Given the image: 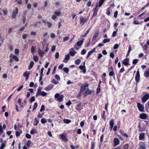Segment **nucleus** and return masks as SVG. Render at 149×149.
I'll return each instance as SVG.
<instances>
[{
  "instance_id": "7c9ffc66",
  "label": "nucleus",
  "mask_w": 149,
  "mask_h": 149,
  "mask_svg": "<svg viewBox=\"0 0 149 149\" xmlns=\"http://www.w3.org/2000/svg\"><path fill=\"white\" fill-rule=\"evenodd\" d=\"M12 58L13 59H14V60L16 61L17 62H18L19 61V58H18L15 55H13Z\"/></svg>"
},
{
  "instance_id": "ea45409f",
  "label": "nucleus",
  "mask_w": 149,
  "mask_h": 149,
  "mask_svg": "<svg viewBox=\"0 0 149 149\" xmlns=\"http://www.w3.org/2000/svg\"><path fill=\"white\" fill-rule=\"evenodd\" d=\"M34 122L35 123L34 125V126H37L39 123V121L36 118H35V119Z\"/></svg>"
},
{
  "instance_id": "5fc2aeb1",
  "label": "nucleus",
  "mask_w": 149,
  "mask_h": 149,
  "mask_svg": "<svg viewBox=\"0 0 149 149\" xmlns=\"http://www.w3.org/2000/svg\"><path fill=\"white\" fill-rule=\"evenodd\" d=\"M26 138L28 139H30L31 137V135L28 133L26 134Z\"/></svg>"
},
{
  "instance_id": "b1692460",
  "label": "nucleus",
  "mask_w": 149,
  "mask_h": 149,
  "mask_svg": "<svg viewBox=\"0 0 149 149\" xmlns=\"http://www.w3.org/2000/svg\"><path fill=\"white\" fill-rule=\"evenodd\" d=\"M30 72L29 71L27 72V71H25L23 74V76L25 77L29 76L30 74Z\"/></svg>"
},
{
  "instance_id": "69168bd1",
  "label": "nucleus",
  "mask_w": 149,
  "mask_h": 149,
  "mask_svg": "<svg viewBox=\"0 0 149 149\" xmlns=\"http://www.w3.org/2000/svg\"><path fill=\"white\" fill-rule=\"evenodd\" d=\"M5 147V144L4 143L2 144L0 146V149H3Z\"/></svg>"
},
{
  "instance_id": "423d86ee",
  "label": "nucleus",
  "mask_w": 149,
  "mask_h": 149,
  "mask_svg": "<svg viewBox=\"0 0 149 149\" xmlns=\"http://www.w3.org/2000/svg\"><path fill=\"white\" fill-rule=\"evenodd\" d=\"M137 107L139 110L141 112L144 111V107L143 106L142 104L138 103H137Z\"/></svg>"
},
{
  "instance_id": "bb28decb",
  "label": "nucleus",
  "mask_w": 149,
  "mask_h": 149,
  "mask_svg": "<svg viewBox=\"0 0 149 149\" xmlns=\"http://www.w3.org/2000/svg\"><path fill=\"white\" fill-rule=\"evenodd\" d=\"M111 8V7H109L108 9L106 10H107V12L106 14L107 15L110 16V15L111 14V12L110 11V9Z\"/></svg>"
},
{
  "instance_id": "0eeeda50",
  "label": "nucleus",
  "mask_w": 149,
  "mask_h": 149,
  "mask_svg": "<svg viewBox=\"0 0 149 149\" xmlns=\"http://www.w3.org/2000/svg\"><path fill=\"white\" fill-rule=\"evenodd\" d=\"M99 33V31L97 30L95 31V34L92 37V41L94 40L98 36Z\"/></svg>"
},
{
  "instance_id": "4d7b16f0",
  "label": "nucleus",
  "mask_w": 149,
  "mask_h": 149,
  "mask_svg": "<svg viewBox=\"0 0 149 149\" xmlns=\"http://www.w3.org/2000/svg\"><path fill=\"white\" fill-rule=\"evenodd\" d=\"M55 77L58 80H59L60 79L59 76L58 74H56L55 76Z\"/></svg>"
},
{
  "instance_id": "e2e57ef3",
  "label": "nucleus",
  "mask_w": 149,
  "mask_h": 149,
  "mask_svg": "<svg viewBox=\"0 0 149 149\" xmlns=\"http://www.w3.org/2000/svg\"><path fill=\"white\" fill-rule=\"evenodd\" d=\"M54 79H52V82L55 84H57L58 83Z\"/></svg>"
},
{
  "instance_id": "aec40b11",
  "label": "nucleus",
  "mask_w": 149,
  "mask_h": 149,
  "mask_svg": "<svg viewBox=\"0 0 149 149\" xmlns=\"http://www.w3.org/2000/svg\"><path fill=\"white\" fill-rule=\"evenodd\" d=\"M27 25V22L25 24L24 26H23L19 29V31H18V32L19 33L20 32H21V31H23L25 29V28L26 27Z\"/></svg>"
},
{
  "instance_id": "4be33fe9",
  "label": "nucleus",
  "mask_w": 149,
  "mask_h": 149,
  "mask_svg": "<svg viewBox=\"0 0 149 149\" xmlns=\"http://www.w3.org/2000/svg\"><path fill=\"white\" fill-rule=\"evenodd\" d=\"M63 95H61L59 96L58 98L57 99V100L59 102H61L63 100Z\"/></svg>"
},
{
  "instance_id": "3c124183",
  "label": "nucleus",
  "mask_w": 149,
  "mask_h": 149,
  "mask_svg": "<svg viewBox=\"0 0 149 149\" xmlns=\"http://www.w3.org/2000/svg\"><path fill=\"white\" fill-rule=\"evenodd\" d=\"M118 47V44H116L114 45L113 48L114 49H117Z\"/></svg>"
},
{
  "instance_id": "774afa93",
  "label": "nucleus",
  "mask_w": 149,
  "mask_h": 149,
  "mask_svg": "<svg viewBox=\"0 0 149 149\" xmlns=\"http://www.w3.org/2000/svg\"><path fill=\"white\" fill-rule=\"evenodd\" d=\"M72 103L70 100H69L68 102L66 103L67 106H69Z\"/></svg>"
},
{
  "instance_id": "cd10ccee",
  "label": "nucleus",
  "mask_w": 149,
  "mask_h": 149,
  "mask_svg": "<svg viewBox=\"0 0 149 149\" xmlns=\"http://www.w3.org/2000/svg\"><path fill=\"white\" fill-rule=\"evenodd\" d=\"M63 121L64 123L66 124H68L71 122V121L70 120L68 119H64Z\"/></svg>"
},
{
  "instance_id": "4468645a",
  "label": "nucleus",
  "mask_w": 149,
  "mask_h": 149,
  "mask_svg": "<svg viewBox=\"0 0 149 149\" xmlns=\"http://www.w3.org/2000/svg\"><path fill=\"white\" fill-rule=\"evenodd\" d=\"M147 115L145 113H141L140 114V118L142 119H145L147 118Z\"/></svg>"
},
{
  "instance_id": "603ef678",
  "label": "nucleus",
  "mask_w": 149,
  "mask_h": 149,
  "mask_svg": "<svg viewBox=\"0 0 149 149\" xmlns=\"http://www.w3.org/2000/svg\"><path fill=\"white\" fill-rule=\"evenodd\" d=\"M148 46L146 44L143 47V48H144L143 50L145 51H146L148 50Z\"/></svg>"
},
{
  "instance_id": "c85d7f7f",
  "label": "nucleus",
  "mask_w": 149,
  "mask_h": 149,
  "mask_svg": "<svg viewBox=\"0 0 149 149\" xmlns=\"http://www.w3.org/2000/svg\"><path fill=\"white\" fill-rule=\"evenodd\" d=\"M76 53V52L74 50V52L70 51L69 52L70 54L72 56H74L75 54Z\"/></svg>"
},
{
  "instance_id": "dca6fc26",
  "label": "nucleus",
  "mask_w": 149,
  "mask_h": 149,
  "mask_svg": "<svg viewBox=\"0 0 149 149\" xmlns=\"http://www.w3.org/2000/svg\"><path fill=\"white\" fill-rule=\"evenodd\" d=\"M114 145L116 146L119 143V140L117 138H115L114 139Z\"/></svg>"
},
{
  "instance_id": "f257e3e1",
  "label": "nucleus",
  "mask_w": 149,
  "mask_h": 149,
  "mask_svg": "<svg viewBox=\"0 0 149 149\" xmlns=\"http://www.w3.org/2000/svg\"><path fill=\"white\" fill-rule=\"evenodd\" d=\"M88 84L87 83H85L84 85L82 84L80 87V89L79 93H82L85 91V92L84 93H91L90 91V90L88 87Z\"/></svg>"
},
{
  "instance_id": "0e129e2a",
  "label": "nucleus",
  "mask_w": 149,
  "mask_h": 149,
  "mask_svg": "<svg viewBox=\"0 0 149 149\" xmlns=\"http://www.w3.org/2000/svg\"><path fill=\"white\" fill-rule=\"evenodd\" d=\"M26 16H24L23 17V18L22 19V22H23V24H24L25 22V21H26Z\"/></svg>"
},
{
  "instance_id": "58836bf2",
  "label": "nucleus",
  "mask_w": 149,
  "mask_h": 149,
  "mask_svg": "<svg viewBox=\"0 0 149 149\" xmlns=\"http://www.w3.org/2000/svg\"><path fill=\"white\" fill-rule=\"evenodd\" d=\"M54 14L56 16H59L61 15V13L60 12H55Z\"/></svg>"
},
{
  "instance_id": "864d4df0",
  "label": "nucleus",
  "mask_w": 149,
  "mask_h": 149,
  "mask_svg": "<svg viewBox=\"0 0 149 149\" xmlns=\"http://www.w3.org/2000/svg\"><path fill=\"white\" fill-rule=\"evenodd\" d=\"M2 11L4 15H7V13H8V11L6 10H3Z\"/></svg>"
},
{
  "instance_id": "680f3d73",
  "label": "nucleus",
  "mask_w": 149,
  "mask_h": 149,
  "mask_svg": "<svg viewBox=\"0 0 149 149\" xmlns=\"http://www.w3.org/2000/svg\"><path fill=\"white\" fill-rule=\"evenodd\" d=\"M91 3H92L91 2V1H89L87 3V6L88 7H90L91 5Z\"/></svg>"
},
{
  "instance_id": "7ed1b4c3",
  "label": "nucleus",
  "mask_w": 149,
  "mask_h": 149,
  "mask_svg": "<svg viewBox=\"0 0 149 149\" xmlns=\"http://www.w3.org/2000/svg\"><path fill=\"white\" fill-rule=\"evenodd\" d=\"M18 10L17 8H16L15 10H13V14L12 15V17L15 19L16 18V16L18 13Z\"/></svg>"
},
{
  "instance_id": "2eb2a0df",
  "label": "nucleus",
  "mask_w": 149,
  "mask_h": 149,
  "mask_svg": "<svg viewBox=\"0 0 149 149\" xmlns=\"http://www.w3.org/2000/svg\"><path fill=\"white\" fill-rule=\"evenodd\" d=\"M144 76L146 78H148L149 77V69L147 71H145Z\"/></svg>"
},
{
  "instance_id": "393cba45",
  "label": "nucleus",
  "mask_w": 149,
  "mask_h": 149,
  "mask_svg": "<svg viewBox=\"0 0 149 149\" xmlns=\"http://www.w3.org/2000/svg\"><path fill=\"white\" fill-rule=\"evenodd\" d=\"M52 88H53V86L52 85H48L45 88V89L46 90H47L48 91H49V90H51V89Z\"/></svg>"
},
{
  "instance_id": "a18cd8bd",
  "label": "nucleus",
  "mask_w": 149,
  "mask_h": 149,
  "mask_svg": "<svg viewBox=\"0 0 149 149\" xmlns=\"http://www.w3.org/2000/svg\"><path fill=\"white\" fill-rule=\"evenodd\" d=\"M86 52V51L85 49H83L81 51V54L82 55H84L85 54Z\"/></svg>"
},
{
  "instance_id": "5701e85b",
  "label": "nucleus",
  "mask_w": 149,
  "mask_h": 149,
  "mask_svg": "<svg viewBox=\"0 0 149 149\" xmlns=\"http://www.w3.org/2000/svg\"><path fill=\"white\" fill-rule=\"evenodd\" d=\"M144 133H141L140 135L139 136V140H141L144 139Z\"/></svg>"
},
{
  "instance_id": "473e14b6",
  "label": "nucleus",
  "mask_w": 149,
  "mask_h": 149,
  "mask_svg": "<svg viewBox=\"0 0 149 149\" xmlns=\"http://www.w3.org/2000/svg\"><path fill=\"white\" fill-rule=\"evenodd\" d=\"M63 70L66 73H68L69 72V69L68 68H63Z\"/></svg>"
},
{
  "instance_id": "39448f33",
  "label": "nucleus",
  "mask_w": 149,
  "mask_h": 149,
  "mask_svg": "<svg viewBox=\"0 0 149 149\" xmlns=\"http://www.w3.org/2000/svg\"><path fill=\"white\" fill-rule=\"evenodd\" d=\"M88 19L84 18L83 17H80V18L79 22L80 24L83 25L85 23L86 21H87Z\"/></svg>"
},
{
  "instance_id": "72a5a7b5",
  "label": "nucleus",
  "mask_w": 149,
  "mask_h": 149,
  "mask_svg": "<svg viewBox=\"0 0 149 149\" xmlns=\"http://www.w3.org/2000/svg\"><path fill=\"white\" fill-rule=\"evenodd\" d=\"M34 133H37V132L36 130H35V129H33L31 131L30 133L31 134H34Z\"/></svg>"
},
{
  "instance_id": "bf43d9fd",
  "label": "nucleus",
  "mask_w": 149,
  "mask_h": 149,
  "mask_svg": "<svg viewBox=\"0 0 149 149\" xmlns=\"http://www.w3.org/2000/svg\"><path fill=\"white\" fill-rule=\"evenodd\" d=\"M47 26L48 28H50L52 26V24L51 23L48 22H47Z\"/></svg>"
},
{
  "instance_id": "e433bc0d",
  "label": "nucleus",
  "mask_w": 149,
  "mask_h": 149,
  "mask_svg": "<svg viewBox=\"0 0 149 149\" xmlns=\"http://www.w3.org/2000/svg\"><path fill=\"white\" fill-rule=\"evenodd\" d=\"M116 31H114L112 33V36L113 37H115L116 36L117 32L118 31V29H116Z\"/></svg>"
},
{
  "instance_id": "a19ab883",
  "label": "nucleus",
  "mask_w": 149,
  "mask_h": 149,
  "mask_svg": "<svg viewBox=\"0 0 149 149\" xmlns=\"http://www.w3.org/2000/svg\"><path fill=\"white\" fill-rule=\"evenodd\" d=\"M115 75L114 72L113 71H110L109 73V76H113Z\"/></svg>"
},
{
  "instance_id": "c756f323",
  "label": "nucleus",
  "mask_w": 149,
  "mask_h": 149,
  "mask_svg": "<svg viewBox=\"0 0 149 149\" xmlns=\"http://www.w3.org/2000/svg\"><path fill=\"white\" fill-rule=\"evenodd\" d=\"M33 60L36 62H37L38 61V56H34L33 57Z\"/></svg>"
},
{
  "instance_id": "1a4fd4ad",
  "label": "nucleus",
  "mask_w": 149,
  "mask_h": 149,
  "mask_svg": "<svg viewBox=\"0 0 149 149\" xmlns=\"http://www.w3.org/2000/svg\"><path fill=\"white\" fill-rule=\"evenodd\" d=\"M95 50L96 48H94L92 49L89 52L87 55V56H86V58L87 59H88L90 55H91V54L92 53L95 52Z\"/></svg>"
},
{
  "instance_id": "8fccbe9b",
  "label": "nucleus",
  "mask_w": 149,
  "mask_h": 149,
  "mask_svg": "<svg viewBox=\"0 0 149 149\" xmlns=\"http://www.w3.org/2000/svg\"><path fill=\"white\" fill-rule=\"evenodd\" d=\"M31 143V141L30 140H28L27 141L26 143V146L27 147H29Z\"/></svg>"
},
{
  "instance_id": "20e7f679",
  "label": "nucleus",
  "mask_w": 149,
  "mask_h": 149,
  "mask_svg": "<svg viewBox=\"0 0 149 149\" xmlns=\"http://www.w3.org/2000/svg\"><path fill=\"white\" fill-rule=\"evenodd\" d=\"M135 79L136 83L139 82L140 81V75L139 70H138L136 72V75L135 77Z\"/></svg>"
},
{
  "instance_id": "49530a36",
  "label": "nucleus",
  "mask_w": 149,
  "mask_h": 149,
  "mask_svg": "<svg viewBox=\"0 0 149 149\" xmlns=\"http://www.w3.org/2000/svg\"><path fill=\"white\" fill-rule=\"evenodd\" d=\"M118 14V11L116 10L115 12L114 13V17L115 18H116L117 17V15Z\"/></svg>"
},
{
  "instance_id": "79ce46f5",
  "label": "nucleus",
  "mask_w": 149,
  "mask_h": 149,
  "mask_svg": "<svg viewBox=\"0 0 149 149\" xmlns=\"http://www.w3.org/2000/svg\"><path fill=\"white\" fill-rule=\"evenodd\" d=\"M37 106H38V105H37V103L35 102L34 103V105L33 106V111H34V110H35L36 109V107H37Z\"/></svg>"
},
{
  "instance_id": "c9c22d12",
  "label": "nucleus",
  "mask_w": 149,
  "mask_h": 149,
  "mask_svg": "<svg viewBox=\"0 0 149 149\" xmlns=\"http://www.w3.org/2000/svg\"><path fill=\"white\" fill-rule=\"evenodd\" d=\"M81 62V61L80 59H78L75 61V63L77 65H79L80 63Z\"/></svg>"
},
{
  "instance_id": "c03bdc74",
  "label": "nucleus",
  "mask_w": 149,
  "mask_h": 149,
  "mask_svg": "<svg viewBox=\"0 0 149 149\" xmlns=\"http://www.w3.org/2000/svg\"><path fill=\"white\" fill-rule=\"evenodd\" d=\"M45 110L44 105H42L41 106V108L40 109V111L41 112Z\"/></svg>"
},
{
  "instance_id": "4c0bfd02",
  "label": "nucleus",
  "mask_w": 149,
  "mask_h": 149,
  "mask_svg": "<svg viewBox=\"0 0 149 149\" xmlns=\"http://www.w3.org/2000/svg\"><path fill=\"white\" fill-rule=\"evenodd\" d=\"M41 123L42 124H45L47 122V120L44 118H42L41 120Z\"/></svg>"
},
{
  "instance_id": "412c9836",
  "label": "nucleus",
  "mask_w": 149,
  "mask_h": 149,
  "mask_svg": "<svg viewBox=\"0 0 149 149\" xmlns=\"http://www.w3.org/2000/svg\"><path fill=\"white\" fill-rule=\"evenodd\" d=\"M34 63L33 61H31L30 62L29 65L28 67L29 70H30L31 69V68L33 67V66L34 65Z\"/></svg>"
},
{
  "instance_id": "2f4dec72",
  "label": "nucleus",
  "mask_w": 149,
  "mask_h": 149,
  "mask_svg": "<svg viewBox=\"0 0 149 149\" xmlns=\"http://www.w3.org/2000/svg\"><path fill=\"white\" fill-rule=\"evenodd\" d=\"M100 85L99 84L97 89L96 93H99L100 92Z\"/></svg>"
},
{
  "instance_id": "f8f14e48",
  "label": "nucleus",
  "mask_w": 149,
  "mask_h": 149,
  "mask_svg": "<svg viewBox=\"0 0 149 149\" xmlns=\"http://www.w3.org/2000/svg\"><path fill=\"white\" fill-rule=\"evenodd\" d=\"M70 58V56L69 54H67L65 55L64 60L63 61V62L65 63H67L68 61L69 60Z\"/></svg>"
},
{
  "instance_id": "6e6d98bb",
  "label": "nucleus",
  "mask_w": 149,
  "mask_h": 149,
  "mask_svg": "<svg viewBox=\"0 0 149 149\" xmlns=\"http://www.w3.org/2000/svg\"><path fill=\"white\" fill-rule=\"evenodd\" d=\"M129 146L127 144H126L123 147V149H128Z\"/></svg>"
},
{
  "instance_id": "37998d69",
  "label": "nucleus",
  "mask_w": 149,
  "mask_h": 149,
  "mask_svg": "<svg viewBox=\"0 0 149 149\" xmlns=\"http://www.w3.org/2000/svg\"><path fill=\"white\" fill-rule=\"evenodd\" d=\"M138 60L137 59H134L132 61V63L133 64H136L138 62Z\"/></svg>"
},
{
  "instance_id": "052dcab7",
  "label": "nucleus",
  "mask_w": 149,
  "mask_h": 149,
  "mask_svg": "<svg viewBox=\"0 0 149 149\" xmlns=\"http://www.w3.org/2000/svg\"><path fill=\"white\" fill-rule=\"evenodd\" d=\"M59 56V54L58 52H57L55 54V58H58Z\"/></svg>"
},
{
  "instance_id": "13d9d810",
  "label": "nucleus",
  "mask_w": 149,
  "mask_h": 149,
  "mask_svg": "<svg viewBox=\"0 0 149 149\" xmlns=\"http://www.w3.org/2000/svg\"><path fill=\"white\" fill-rule=\"evenodd\" d=\"M15 54H18L19 53V50L18 49H15Z\"/></svg>"
},
{
  "instance_id": "6ab92c4d",
  "label": "nucleus",
  "mask_w": 149,
  "mask_h": 149,
  "mask_svg": "<svg viewBox=\"0 0 149 149\" xmlns=\"http://www.w3.org/2000/svg\"><path fill=\"white\" fill-rule=\"evenodd\" d=\"M105 0H100L99 2L98 7H100L103 4Z\"/></svg>"
},
{
  "instance_id": "a211bd4d",
  "label": "nucleus",
  "mask_w": 149,
  "mask_h": 149,
  "mask_svg": "<svg viewBox=\"0 0 149 149\" xmlns=\"http://www.w3.org/2000/svg\"><path fill=\"white\" fill-rule=\"evenodd\" d=\"M113 123H114V120L113 119H112L111 120L110 122L109 125L110 126V128H111V130L113 128Z\"/></svg>"
},
{
  "instance_id": "f3484780",
  "label": "nucleus",
  "mask_w": 149,
  "mask_h": 149,
  "mask_svg": "<svg viewBox=\"0 0 149 149\" xmlns=\"http://www.w3.org/2000/svg\"><path fill=\"white\" fill-rule=\"evenodd\" d=\"M84 41V39H83L77 42V46H81L83 42Z\"/></svg>"
},
{
  "instance_id": "a878e982",
  "label": "nucleus",
  "mask_w": 149,
  "mask_h": 149,
  "mask_svg": "<svg viewBox=\"0 0 149 149\" xmlns=\"http://www.w3.org/2000/svg\"><path fill=\"white\" fill-rule=\"evenodd\" d=\"M41 24V22H38L33 24L34 27L36 28V27L38 26V24Z\"/></svg>"
},
{
  "instance_id": "f704fd0d",
  "label": "nucleus",
  "mask_w": 149,
  "mask_h": 149,
  "mask_svg": "<svg viewBox=\"0 0 149 149\" xmlns=\"http://www.w3.org/2000/svg\"><path fill=\"white\" fill-rule=\"evenodd\" d=\"M110 39L109 38V39H104L103 41V43H105L107 42H109L110 41Z\"/></svg>"
},
{
  "instance_id": "de8ad7c7",
  "label": "nucleus",
  "mask_w": 149,
  "mask_h": 149,
  "mask_svg": "<svg viewBox=\"0 0 149 149\" xmlns=\"http://www.w3.org/2000/svg\"><path fill=\"white\" fill-rule=\"evenodd\" d=\"M133 23L135 24H140V22H139L138 21L135 20L134 21Z\"/></svg>"
},
{
  "instance_id": "9b49d317",
  "label": "nucleus",
  "mask_w": 149,
  "mask_h": 149,
  "mask_svg": "<svg viewBox=\"0 0 149 149\" xmlns=\"http://www.w3.org/2000/svg\"><path fill=\"white\" fill-rule=\"evenodd\" d=\"M59 136L65 142H67L68 140V139L67 137L63 134H60Z\"/></svg>"
},
{
  "instance_id": "6e6552de",
  "label": "nucleus",
  "mask_w": 149,
  "mask_h": 149,
  "mask_svg": "<svg viewBox=\"0 0 149 149\" xmlns=\"http://www.w3.org/2000/svg\"><path fill=\"white\" fill-rule=\"evenodd\" d=\"M149 98V94H147L145 95L142 98V102H145Z\"/></svg>"
},
{
  "instance_id": "f03ea898",
  "label": "nucleus",
  "mask_w": 149,
  "mask_h": 149,
  "mask_svg": "<svg viewBox=\"0 0 149 149\" xmlns=\"http://www.w3.org/2000/svg\"><path fill=\"white\" fill-rule=\"evenodd\" d=\"M98 9L99 8H98V4L97 3L95 5V8L93 10V13L92 18L97 16Z\"/></svg>"
},
{
  "instance_id": "9d476101",
  "label": "nucleus",
  "mask_w": 149,
  "mask_h": 149,
  "mask_svg": "<svg viewBox=\"0 0 149 149\" xmlns=\"http://www.w3.org/2000/svg\"><path fill=\"white\" fill-rule=\"evenodd\" d=\"M129 58H125L123 61V63L125 65L127 66L129 64Z\"/></svg>"
},
{
  "instance_id": "338daca9",
  "label": "nucleus",
  "mask_w": 149,
  "mask_h": 149,
  "mask_svg": "<svg viewBox=\"0 0 149 149\" xmlns=\"http://www.w3.org/2000/svg\"><path fill=\"white\" fill-rule=\"evenodd\" d=\"M102 56V55L101 53L99 54L98 55L97 58L98 59H100Z\"/></svg>"
},
{
  "instance_id": "09e8293b",
  "label": "nucleus",
  "mask_w": 149,
  "mask_h": 149,
  "mask_svg": "<svg viewBox=\"0 0 149 149\" xmlns=\"http://www.w3.org/2000/svg\"><path fill=\"white\" fill-rule=\"evenodd\" d=\"M35 47L34 46H32L31 49V52L32 53H33L35 51Z\"/></svg>"
},
{
  "instance_id": "ddd939ff",
  "label": "nucleus",
  "mask_w": 149,
  "mask_h": 149,
  "mask_svg": "<svg viewBox=\"0 0 149 149\" xmlns=\"http://www.w3.org/2000/svg\"><path fill=\"white\" fill-rule=\"evenodd\" d=\"M38 53L41 57H42L45 54L44 52L40 49L38 50Z\"/></svg>"
}]
</instances>
